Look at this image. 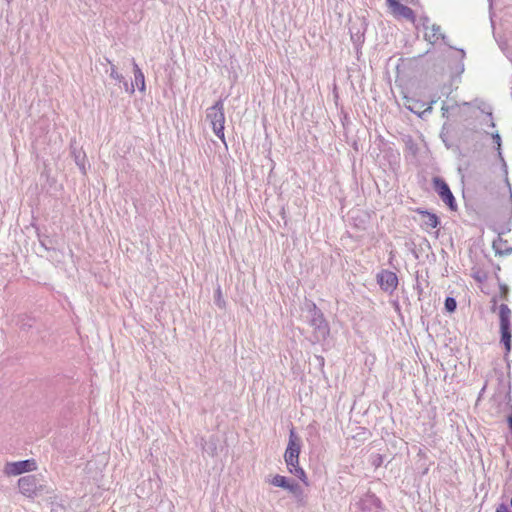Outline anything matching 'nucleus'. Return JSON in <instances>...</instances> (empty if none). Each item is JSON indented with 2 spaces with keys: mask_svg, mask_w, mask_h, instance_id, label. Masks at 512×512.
<instances>
[{
  "mask_svg": "<svg viewBox=\"0 0 512 512\" xmlns=\"http://www.w3.org/2000/svg\"><path fill=\"white\" fill-rule=\"evenodd\" d=\"M109 75L111 78H113L114 80L118 81V82H122L123 83V86H124V89L126 92H129L130 94L134 93V85L133 84H128L127 81H125L124 77L122 74H120L118 71H117V68L115 65L111 64V67H110V72H109Z\"/></svg>",
  "mask_w": 512,
  "mask_h": 512,
  "instance_id": "12",
  "label": "nucleus"
},
{
  "mask_svg": "<svg viewBox=\"0 0 512 512\" xmlns=\"http://www.w3.org/2000/svg\"><path fill=\"white\" fill-rule=\"evenodd\" d=\"M378 499L373 496V495H370V496H367L363 501H362V504H366V503H369V504H373L375 505L376 507H378Z\"/></svg>",
  "mask_w": 512,
  "mask_h": 512,
  "instance_id": "18",
  "label": "nucleus"
},
{
  "mask_svg": "<svg viewBox=\"0 0 512 512\" xmlns=\"http://www.w3.org/2000/svg\"><path fill=\"white\" fill-rule=\"evenodd\" d=\"M458 51H459V53H460V57H461V59H463V58L465 57V52H464V50L459 49Z\"/></svg>",
  "mask_w": 512,
  "mask_h": 512,
  "instance_id": "23",
  "label": "nucleus"
},
{
  "mask_svg": "<svg viewBox=\"0 0 512 512\" xmlns=\"http://www.w3.org/2000/svg\"><path fill=\"white\" fill-rule=\"evenodd\" d=\"M420 214L423 217L424 225L428 228H436L439 225L438 217L428 211H421Z\"/></svg>",
  "mask_w": 512,
  "mask_h": 512,
  "instance_id": "13",
  "label": "nucleus"
},
{
  "mask_svg": "<svg viewBox=\"0 0 512 512\" xmlns=\"http://www.w3.org/2000/svg\"><path fill=\"white\" fill-rule=\"evenodd\" d=\"M387 2L394 15L414 21V12L411 8L402 5L397 0H387Z\"/></svg>",
  "mask_w": 512,
  "mask_h": 512,
  "instance_id": "10",
  "label": "nucleus"
},
{
  "mask_svg": "<svg viewBox=\"0 0 512 512\" xmlns=\"http://www.w3.org/2000/svg\"><path fill=\"white\" fill-rule=\"evenodd\" d=\"M270 483H271L273 486L281 487V488L286 489V487H288V483H289V481H288V480L286 479V477H284V476H281V475H275V476L270 480Z\"/></svg>",
  "mask_w": 512,
  "mask_h": 512,
  "instance_id": "14",
  "label": "nucleus"
},
{
  "mask_svg": "<svg viewBox=\"0 0 512 512\" xmlns=\"http://www.w3.org/2000/svg\"><path fill=\"white\" fill-rule=\"evenodd\" d=\"M76 163H77V165H78V166H79V167L84 171V165H83V163L81 162L79 155H78V156H76Z\"/></svg>",
  "mask_w": 512,
  "mask_h": 512,
  "instance_id": "22",
  "label": "nucleus"
},
{
  "mask_svg": "<svg viewBox=\"0 0 512 512\" xmlns=\"http://www.w3.org/2000/svg\"><path fill=\"white\" fill-rule=\"evenodd\" d=\"M422 26L425 29L424 38L431 44H435L438 40L442 39L445 41V35L441 32V27L437 24H430L428 17L421 19Z\"/></svg>",
  "mask_w": 512,
  "mask_h": 512,
  "instance_id": "9",
  "label": "nucleus"
},
{
  "mask_svg": "<svg viewBox=\"0 0 512 512\" xmlns=\"http://www.w3.org/2000/svg\"><path fill=\"white\" fill-rule=\"evenodd\" d=\"M20 492L27 497H34L42 491L43 486L35 475L23 476L18 480Z\"/></svg>",
  "mask_w": 512,
  "mask_h": 512,
  "instance_id": "5",
  "label": "nucleus"
},
{
  "mask_svg": "<svg viewBox=\"0 0 512 512\" xmlns=\"http://www.w3.org/2000/svg\"><path fill=\"white\" fill-rule=\"evenodd\" d=\"M294 496L300 497L302 495V489L300 485L296 482L288 483V487H286Z\"/></svg>",
  "mask_w": 512,
  "mask_h": 512,
  "instance_id": "15",
  "label": "nucleus"
},
{
  "mask_svg": "<svg viewBox=\"0 0 512 512\" xmlns=\"http://www.w3.org/2000/svg\"><path fill=\"white\" fill-rule=\"evenodd\" d=\"M431 110H432V106H431V105H429V106L424 110V112H426V111H429V112H430Z\"/></svg>",
  "mask_w": 512,
  "mask_h": 512,
  "instance_id": "24",
  "label": "nucleus"
},
{
  "mask_svg": "<svg viewBox=\"0 0 512 512\" xmlns=\"http://www.w3.org/2000/svg\"><path fill=\"white\" fill-rule=\"evenodd\" d=\"M434 189L442 199V201L449 206L451 210L457 209L456 200L448 186V184L441 178L435 177L433 179Z\"/></svg>",
  "mask_w": 512,
  "mask_h": 512,
  "instance_id": "6",
  "label": "nucleus"
},
{
  "mask_svg": "<svg viewBox=\"0 0 512 512\" xmlns=\"http://www.w3.org/2000/svg\"><path fill=\"white\" fill-rule=\"evenodd\" d=\"M310 325L314 328L315 338L317 340L325 339L329 334L328 323L326 322L322 312L313 304L311 309Z\"/></svg>",
  "mask_w": 512,
  "mask_h": 512,
  "instance_id": "4",
  "label": "nucleus"
},
{
  "mask_svg": "<svg viewBox=\"0 0 512 512\" xmlns=\"http://www.w3.org/2000/svg\"><path fill=\"white\" fill-rule=\"evenodd\" d=\"M132 66L134 72V82L131 84L138 87V89L143 92L145 91V77L142 70L139 68L138 64L132 59Z\"/></svg>",
  "mask_w": 512,
  "mask_h": 512,
  "instance_id": "11",
  "label": "nucleus"
},
{
  "mask_svg": "<svg viewBox=\"0 0 512 512\" xmlns=\"http://www.w3.org/2000/svg\"><path fill=\"white\" fill-rule=\"evenodd\" d=\"M510 309L507 305L501 304L499 309L501 342L504 344L506 352L511 350V327H510Z\"/></svg>",
  "mask_w": 512,
  "mask_h": 512,
  "instance_id": "3",
  "label": "nucleus"
},
{
  "mask_svg": "<svg viewBox=\"0 0 512 512\" xmlns=\"http://www.w3.org/2000/svg\"><path fill=\"white\" fill-rule=\"evenodd\" d=\"M215 303L219 308L225 307V301L222 298L221 288L218 287L215 293Z\"/></svg>",
  "mask_w": 512,
  "mask_h": 512,
  "instance_id": "17",
  "label": "nucleus"
},
{
  "mask_svg": "<svg viewBox=\"0 0 512 512\" xmlns=\"http://www.w3.org/2000/svg\"><path fill=\"white\" fill-rule=\"evenodd\" d=\"M493 139L495 140V143L497 144L498 149H499V148H500V145H501V138H500V135H499L498 133L493 134Z\"/></svg>",
  "mask_w": 512,
  "mask_h": 512,
  "instance_id": "20",
  "label": "nucleus"
},
{
  "mask_svg": "<svg viewBox=\"0 0 512 512\" xmlns=\"http://www.w3.org/2000/svg\"><path fill=\"white\" fill-rule=\"evenodd\" d=\"M301 441L294 430L290 431L288 445L284 454V459L290 473L305 481L306 475L304 470L299 466V454Z\"/></svg>",
  "mask_w": 512,
  "mask_h": 512,
  "instance_id": "1",
  "label": "nucleus"
},
{
  "mask_svg": "<svg viewBox=\"0 0 512 512\" xmlns=\"http://www.w3.org/2000/svg\"><path fill=\"white\" fill-rule=\"evenodd\" d=\"M206 118L209 121L215 135L225 143L224 136V104L220 99L212 107L207 109Z\"/></svg>",
  "mask_w": 512,
  "mask_h": 512,
  "instance_id": "2",
  "label": "nucleus"
},
{
  "mask_svg": "<svg viewBox=\"0 0 512 512\" xmlns=\"http://www.w3.org/2000/svg\"><path fill=\"white\" fill-rule=\"evenodd\" d=\"M35 469L36 463L34 460H23L18 462H8L5 465L4 472L8 476H16Z\"/></svg>",
  "mask_w": 512,
  "mask_h": 512,
  "instance_id": "7",
  "label": "nucleus"
},
{
  "mask_svg": "<svg viewBox=\"0 0 512 512\" xmlns=\"http://www.w3.org/2000/svg\"><path fill=\"white\" fill-rule=\"evenodd\" d=\"M417 106H418V102H415L413 105H409L408 109L414 113H419Z\"/></svg>",
  "mask_w": 512,
  "mask_h": 512,
  "instance_id": "19",
  "label": "nucleus"
},
{
  "mask_svg": "<svg viewBox=\"0 0 512 512\" xmlns=\"http://www.w3.org/2000/svg\"><path fill=\"white\" fill-rule=\"evenodd\" d=\"M377 282L383 291L391 294L397 288L398 277L392 271L382 270L377 274Z\"/></svg>",
  "mask_w": 512,
  "mask_h": 512,
  "instance_id": "8",
  "label": "nucleus"
},
{
  "mask_svg": "<svg viewBox=\"0 0 512 512\" xmlns=\"http://www.w3.org/2000/svg\"><path fill=\"white\" fill-rule=\"evenodd\" d=\"M496 512H509V509H508V507H507V506H505L504 504H502V505H500V506L497 508Z\"/></svg>",
  "mask_w": 512,
  "mask_h": 512,
  "instance_id": "21",
  "label": "nucleus"
},
{
  "mask_svg": "<svg viewBox=\"0 0 512 512\" xmlns=\"http://www.w3.org/2000/svg\"><path fill=\"white\" fill-rule=\"evenodd\" d=\"M457 308V302L453 297H447L445 299V309L449 313H453Z\"/></svg>",
  "mask_w": 512,
  "mask_h": 512,
  "instance_id": "16",
  "label": "nucleus"
}]
</instances>
